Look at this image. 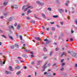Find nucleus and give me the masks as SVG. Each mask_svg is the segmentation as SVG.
I'll return each mask as SVG.
<instances>
[{
  "instance_id": "9d476101",
  "label": "nucleus",
  "mask_w": 77,
  "mask_h": 77,
  "mask_svg": "<svg viewBox=\"0 0 77 77\" xmlns=\"http://www.w3.org/2000/svg\"><path fill=\"white\" fill-rule=\"evenodd\" d=\"M5 73L6 74H12V72H9V71H5Z\"/></svg>"
},
{
  "instance_id": "f257e3e1",
  "label": "nucleus",
  "mask_w": 77,
  "mask_h": 77,
  "mask_svg": "<svg viewBox=\"0 0 77 77\" xmlns=\"http://www.w3.org/2000/svg\"><path fill=\"white\" fill-rule=\"evenodd\" d=\"M47 63H46L45 64H44L42 66V68H44L42 70L44 71H45V69L47 67Z\"/></svg>"
},
{
  "instance_id": "a211bd4d",
  "label": "nucleus",
  "mask_w": 77,
  "mask_h": 77,
  "mask_svg": "<svg viewBox=\"0 0 77 77\" xmlns=\"http://www.w3.org/2000/svg\"><path fill=\"white\" fill-rule=\"evenodd\" d=\"M41 61L38 60L37 61V64L38 65H40V63H41Z\"/></svg>"
},
{
  "instance_id": "39448f33",
  "label": "nucleus",
  "mask_w": 77,
  "mask_h": 77,
  "mask_svg": "<svg viewBox=\"0 0 77 77\" xmlns=\"http://www.w3.org/2000/svg\"><path fill=\"white\" fill-rule=\"evenodd\" d=\"M8 28L10 29H13V30L14 31V26H11V25L9 26H8Z\"/></svg>"
},
{
  "instance_id": "ddd939ff",
  "label": "nucleus",
  "mask_w": 77,
  "mask_h": 77,
  "mask_svg": "<svg viewBox=\"0 0 77 77\" xmlns=\"http://www.w3.org/2000/svg\"><path fill=\"white\" fill-rule=\"evenodd\" d=\"M42 17H43V18L45 19L46 18V17H45V15L44 14H42Z\"/></svg>"
},
{
  "instance_id": "4c0bfd02",
  "label": "nucleus",
  "mask_w": 77,
  "mask_h": 77,
  "mask_svg": "<svg viewBox=\"0 0 77 77\" xmlns=\"http://www.w3.org/2000/svg\"><path fill=\"white\" fill-rule=\"evenodd\" d=\"M40 5H41V6H42V5H44V3H41V2H40Z\"/></svg>"
},
{
  "instance_id": "58836bf2",
  "label": "nucleus",
  "mask_w": 77,
  "mask_h": 77,
  "mask_svg": "<svg viewBox=\"0 0 77 77\" xmlns=\"http://www.w3.org/2000/svg\"><path fill=\"white\" fill-rule=\"evenodd\" d=\"M65 47H66V48H68V45L66 44L65 45Z\"/></svg>"
},
{
  "instance_id": "bb28decb",
  "label": "nucleus",
  "mask_w": 77,
  "mask_h": 77,
  "mask_svg": "<svg viewBox=\"0 0 77 77\" xmlns=\"http://www.w3.org/2000/svg\"><path fill=\"white\" fill-rule=\"evenodd\" d=\"M53 17V18H58V16L54 15Z\"/></svg>"
},
{
  "instance_id": "dca6fc26",
  "label": "nucleus",
  "mask_w": 77,
  "mask_h": 77,
  "mask_svg": "<svg viewBox=\"0 0 77 77\" xmlns=\"http://www.w3.org/2000/svg\"><path fill=\"white\" fill-rule=\"evenodd\" d=\"M66 54V52H64L62 54L61 56V57H62L63 56V55H65Z\"/></svg>"
},
{
  "instance_id": "f704fd0d",
  "label": "nucleus",
  "mask_w": 77,
  "mask_h": 77,
  "mask_svg": "<svg viewBox=\"0 0 77 77\" xmlns=\"http://www.w3.org/2000/svg\"><path fill=\"white\" fill-rule=\"evenodd\" d=\"M15 47H17V48H18V45L17 44H15Z\"/></svg>"
},
{
  "instance_id": "7c9ffc66",
  "label": "nucleus",
  "mask_w": 77,
  "mask_h": 77,
  "mask_svg": "<svg viewBox=\"0 0 77 77\" xmlns=\"http://www.w3.org/2000/svg\"><path fill=\"white\" fill-rule=\"evenodd\" d=\"M8 3V2H4L3 3V5L4 6H6V5H7V4Z\"/></svg>"
},
{
  "instance_id": "473e14b6",
  "label": "nucleus",
  "mask_w": 77,
  "mask_h": 77,
  "mask_svg": "<svg viewBox=\"0 0 77 77\" xmlns=\"http://www.w3.org/2000/svg\"><path fill=\"white\" fill-rule=\"evenodd\" d=\"M26 6H27V5H24L22 8V10H23V9H24Z\"/></svg>"
},
{
  "instance_id": "423d86ee",
  "label": "nucleus",
  "mask_w": 77,
  "mask_h": 77,
  "mask_svg": "<svg viewBox=\"0 0 77 77\" xmlns=\"http://www.w3.org/2000/svg\"><path fill=\"white\" fill-rule=\"evenodd\" d=\"M22 49H23V50L25 51H26V52H29V51H30V50L26 49V48L24 47L22 48Z\"/></svg>"
},
{
  "instance_id": "bf43d9fd",
  "label": "nucleus",
  "mask_w": 77,
  "mask_h": 77,
  "mask_svg": "<svg viewBox=\"0 0 77 77\" xmlns=\"http://www.w3.org/2000/svg\"><path fill=\"white\" fill-rule=\"evenodd\" d=\"M35 18H37V19H39V18L36 17V16H35Z\"/></svg>"
},
{
  "instance_id": "393cba45",
  "label": "nucleus",
  "mask_w": 77,
  "mask_h": 77,
  "mask_svg": "<svg viewBox=\"0 0 77 77\" xmlns=\"http://www.w3.org/2000/svg\"><path fill=\"white\" fill-rule=\"evenodd\" d=\"M74 23H75L76 25H77V19H76V20L75 21Z\"/></svg>"
},
{
  "instance_id": "052dcab7",
  "label": "nucleus",
  "mask_w": 77,
  "mask_h": 77,
  "mask_svg": "<svg viewBox=\"0 0 77 77\" xmlns=\"http://www.w3.org/2000/svg\"><path fill=\"white\" fill-rule=\"evenodd\" d=\"M51 65L50 64V63H49L48 65V66H50Z\"/></svg>"
},
{
  "instance_id": "69168bd1",
  "label": "nucleus",
  "mask_w": 77,
  "mask_h": 77,
  "mask_svg": "<svg viewBox=\"0 0 77 77\" xmlns=\"http://www.w3.org/2000/svg\"><path fill=\"white\" fill-rule=\"evenodd\" d=\"M63 61H64V59H63V60H61V62H63Z\"/></svg>"
},
{
  "instance_id": "1a4fd4ad",
  "label": "nucleus",
  "mask_w": 77,
  "mask_h": 77,
  "mask_svg": "<svg viewBox=\"0 0 77 77\" xmlns=\"http://www.w3.org/2000/svg\"><path fill=\"white\" fill-rule=\"evenodd\" d=\"M32 12V11H31V10H30V9H29L27 11V15H29V14H30V13H31Z\"/></svg>"
},
{
  "instance_id": "c9c22d12",
  "label": "nucleus",
  "mask_w": 77,
  "mask_h": 77,
  "mask_svg": "<svg viewBox=\"0 0 77 77\" xmlns=\"http://www.w3.org/2000/svg\"><path fill=\"white\" fill-rule=\"evenodd\" d=\"M15 62L16 63H17V64H19V61H18V60H16Z\"/></svg>"
},
{
  "instance_id": "de8ad7c7",
  "label": "nucleus",
  "mask_w": 77,
  "mask_h": 77,
  "mask_svg": "<svg viewBox=\"0 0 77 77\" xmlns=\"http://www.w3.org/2000/svg\"><path fill=\"white\" fill-rule=\"evenodd\" d=\"M44 41H48V40L47 39H44Z\"/></svg>"
},
{
  "instance_id": "c03bdc74",
  "label": "nucleus",
  "mask_w": 77,
  "mask_h": 77,
  "mask_svg": "<svg viewBox=\"0 0 77 77\" xmlns=\"http://www.w3.org/2000/svg\"><path fill=\"white\" fill-rule=\"evenodd\" d=\"M14 26H17V23H15L14 25Z\"/></svg>"
},
{
  "instance_id": "5701e85b",
  "label": "nucleus",
  "mask_w": 77,
  "mask_h": 77,
  "mask_svg": "<svg viewBox=\"0 0 77 77\" xmlns=\"http://www.w3.org/2000/svg\"><path fill=\"white\" fill-rule=\"evenodd\" d=\"M48 11H51V8L49 7L48 8Z\"/></svg>"
},
{
  "instance_id": "774afa93",
  "label": "nucleus",
  "mask_w": 77,
  "mask_h": 77,
  "mask_svg": "<svg viewBox=\"0 0 77 77\" xmlns=\"http://www.w3.org/2000/svg\"><path fill=\"white\" fill-rule=\"evenodd\" d=\"M75 67H77V64H76L75 65Z\"/></svg>"
},
{
  "instance_id": "a878e982",
  "label": "nucleus",
  "mask_w": 77,
  "mask_h": 77,
  "mask_svg": "<svg viewBox=\"0 0 77 77\" xmlns=\"http://www.w3.org/2000/svg\"><path fill=\"white\" fill-rule=\"evenodd\" d=\"M31 23H32L33 24H35V21H34L33 20H31L30 21Z\"/></svg>"
},
{
  "instance_id": "9b49d317",
  "label": "nucleus",
  "mask_w": 77,
  "mask_h": 77,
  "mask_svg": "<svg viewBox=\"0 0 77 77\" xmlns=\"http://www.w3.org/2000/svg\"><path fill=\"white\" fill-rule=\"evenodd\" d=\"M5 62H6V60H4V61L3 62V61H1L0 62V63L1 64V66H2V65L3 64H5Z\"/></svg>"
},
{
  "instance_id": "338daca9",
  "label": "nucleus",
  "mask_w": 77,
  "mask_h": 77,
  "mask_svg": "<svg viewBox=\"0 0 77 77\" xmlns=\"http://www.w3.org/2000/svg\"><path fill=\"white\" fill-rule=\"evenodd\" d=\"M53 75H56V73H53Z\"/></svg>"
},
{
  "instance_id": "4d7b16f0",
  "label": "nucleus",
  "mask_w": 77,
  "mask_h": 77,
  "mask_svg": "<svg viewBox=\"0 0 77 77\" xmlns=\"http://www.w3.org/2000/svg\"><path fill=\"white\" fill-rule=\"evenodd\" d=\"M43 58L44 59H47V57L45 56Z\"/></svg>"
},
{
  "instance_id": "7ed1b4c3",
  "label": "nucleus",
  "mask_w": 77,
  "mask_h": 77,
  "mask_svg": "<svg viewBox=\"0 0 77 77\" xmlns=\"http://www.w3.org/2000/svg\"><path fill=\"white\" fill-rule=\"evenodd\" d=\"M44 74L45 75H46V76L47 77H50V75H51V74H50V73H48L47 72H45L44 73Z\"/></svg>"
},
{
  "instance_id": "ea45409f",
  "label": "nucleus",
  "mask_w": 77,
  "mask_h": 77,
  "mask_svg": "<svg viewBox=\"0 0 77 77\" xmlns=\"http://www.w3.org/2000/svg\"><path fill=\"white\" fill-rule=\"evenodd\" d=\"M50 42V41H48L46 42V44H48Z\"/></svg>"
},
{
  "instance_id": "f3484780",
  "label": "nucleus",
  "mask_w": 77,
  "mask_h": 77,
  "mask_svg": "<svg viewBox=\"0 0 77 77\" xmlns=\"http://www.w3.org/2000/svg\"><path fill=\"white\" fill-rule=\"evenodd\" d=\"M8 14V13H4L3 14L5 16H7Z\"/></svg>"
},
{
  "instance_id": "6e6552de",
  "label": "nucleus",
  "mask_w": 77,
  "mask_h": 77,
  "mask_svg": "<svg viewBox=\"0 0 77 77\" xmlns=\"http://www.w3.org/2000/svg\"><path fill=\"white\" fill-rule=\"evenodd\" d=\"M9 68L10 69H9V70L10 71H14V69H12V66H10Z\"/></svg>"
},
{
  "instance_id": "cd10ccee",
  "label": "nucleus",
  "mask_w": 77,
  "mask_h": 77,
  "mask_svg": "<svg viewBox=\"0 0 77 77\" xmlns=\"http://www.w3.org/2000/svg\"><path fill=\"white\" fill-rule=\"evenodd\" d=\"M36 3H37V4H38V5H40V3L41 2H39V1H37L36 2Z\"/></svg>"
},
{
  "instance_id": "49530a36",
  "label": "nucleus",
  "mask_w": 77,
  "mask_h": 77,
  "mask_svg": "<svg viewBox=\"0 0 77 77\" xmlns=\"http://www.w3.org/2000/svg\"><path fill=\"white\" fill-rule=\"evenodd\" d=\"M54 22H51L50 23L51 24H54Z\"/></svg>"
},
{
  "instance_id": "37998d69",
  "label": "nucleus",
  "mask_w": 77,
  "mask_h": 77,
  "mask_svg": "<svg viewBox=\"0 0 77 77\" xmlns=\"http://www.w3.org/2000/svg\"><path fill=\"white\" fill-rule=\"evenodd\" d=\"M52 29L53 31H54L55 30V28L53 27L52 28Z\"/></svg>"
},
{
  "instance_id": "680f3d73",
  "label": "nucleus",
  "mask_w": 77,
  "mask_h": 77,
  "mask_svg": "<svg viewBox=\"0 0 77 77\" xmlns=\"http://www.w3.org/2000/svg\"><path fill=\"white\" fill-rule=\"evenodd\" d=\"M31 57H34V56H33V55H31Z\"/></svg>"
},
{
  "instance_id": "f8f14e48",
  "label": "nucleus",
  "mask_w": 77,
  "mask_h": 77,
  "mask_svg": "<svg viewBox=\"0 0 77 77\" xmlns=\"http://www.w3.org/2000/svg\"><path fill=\"white\" fill-rule=\"evenodd\" d=\"M22 56L23 57H25L26 58H27V55L25 54H22Z\"/></svg>"
},
{
  "instance_id": "5fc2aeb1",
  "label": "nucleus",
  "mask_w": 77,
  "mask_h": 77,
  "mask_svg": "<svg viewBox=\"0 0 77 77\" xmlns=\"http://www.w3.org/2000/svg\"><path fill=\"white\" fill-rule=\"evenodd\" d=\"M44 51H47V49H46L45 48H44Z\"/></svg>"
},
{
  "instance_id": "3c124183",
  "label": "nucleus",
  "mask_w": 77,
  "mask_h": 77,
  "mask_svg": "<svg viewBox=\"0 0 77 77\" xmlns=\"http://www.w3.org/2000/svg\"><path fill=\"white\" fill-rule=\"evenodd\" d=\"M64 65H65V63H62V66H64Z\"/></svg>"
},
{
  "instance_id": "0e129e2a",
  "label": "nucleus",
  "mask_w": 77,
  "mask_h": 77,
  "mask_svg": "<svg viewBox=\"0 0 77 77\" xmlns=\"http://www.w3.org/2000/svg\"><path fill=\"white\" fill-rule=\"evenodd\" d=\"M61 71H63V68H62L60 69Z\"/></svg>"
},
{
  "instance_id": "c85d7f7f",
  "label": "nucleus",
  "mask_w": 77,
  "mask_h": 77,
  "mask_svg": "<svg viewBox=\"0 0 77 77\" xmlns=\"http://www.w3.org/2000/svg\"><path fill=\"white\" fill-rule=\"evenodd\" d=\"M1 36H2V37L5 38H7V37H6L5 35H1Z\"/></svg>"
},
{
  "instance_id": "a18cd8bd",
  "label": "nucleus",
  "mask_w": 77,
  "mask_h": 77,
  "mask_svg": "<svg viewBox=\"0 0 77 77\" xmlns=\"http://www.w3.org/2000/svg\"><path fill=\"white\" fill-rule=\"evenodd\" d=\"M23 68L25 69H26L27 67H26V66H23Z\"/></svg>"
},
{
  "instance_id": "79ce46f5",
  "label": "nucleus",
  "mask_w": 77,
  "mask_h": 77,
  "mask_svg": "<svg viewBox=\"0 0 77 77\" xmlns=\"http://www.w3.org/2000/svg\"><path fill=\"white\" fill-rule=\"evenodd\" d=\"M56 2H57V3H59V1L58 0H56Z\"/></svg>"
},
{
  "instance_id": "20e7f679",
  "label": "nucleus",
  "mask_w": 77,
  "mask_h": 77,
  "mask_svg": "<svg viewBox=\"0 0 77 77\" xmlns=\"http://www.w3.org/2000/svg\"><path fill=\"white\" fill-rule=\"evenodd\" d=\"M12 8H15V9H17L18 8V6L16 5H13L11 6Z\"/></svg>"
},
{
  "instance_id": "6e6d98bb",
  "label": "nucleus",
  "mask_w": 77,
  "mask_h": 77,
  "mask_svg": "<svg viewBox=\"0 0 77 77\" xmlns=\"http://www.w3.org/2000/svg\"><path fill=\"white\" fill-rule=\"evenodd\" d=\"M60 24H61V25H63V22H61Z\"/></svg>"
},
{
  "instance_id": "13d9d810",
  "label": "nucleus",
  "mask_w": 77,
  "mask_h": 77,
  "mask_svg": "<svg viewBox=\"0 0 77 77\" xmlns=\"http://www.w3.org/2000/svg\"><path fill=\"white\" fill-rule=\"evenodd\" d=\"M70 40L71 41H73V39L72 38L70 39Z\"/></svg>"
},
{
  "instance_id": "e433bc0d",
  "label": "nucleus",
  "mask_w": 77,
  "mask_h": 77,
  "mask_svg": "<svg viewBox=\"0 0 77 77\" xmlns=\"http://www.w3.org/2000/svg\"><path fill=\"white\" fill-rule=\"evenodd\" d=\"M11 48L12 49H13V48H14V45L11 46Z\"/></svg>"
},
{
  "instance_id": "e2e57ef3",
  "label": "nucleus",
  "mask_w": 77,
  "mask_h": 77,
  "mask_svg": "<svg viewBox=\"0 0 77 77\" xmlns=\"http://www.w3.org/2000/svg\"><path fill=\"white\" fill-rule=\"evenodd\" d=\"M27 77H31V75H29L27 76Z\"/></svg>"
},
{
  "instance_id": "72a5a7b5",
  "label": "nucleus",
  "mask_w": 77,
  "mask_h": 77,
  "mask_svg": "<svg viewBox=\"0 0 77 77\" xmlns=\"http://www.w3.org/2000/svg\"><path fill=\"white\" fill-rule=\"evenodd\" d=\"M59 49V48H57L55 49L56 51H58Z\"/></svg>"
},
{
  "instance_id": "412c9836",
  "label": "nucleus",
  "mask_w": 77,
  "mask_h": 77,
  "mask_svg": "<svg viewBox=\"0 0 77 77\" xmlns=\"http://www.w3.org/2000/svg\"><path fill=\"white\" fill-rule=\"evenodd\" d=\"M17 30H20V25H18V26L17 27Z\"/></svg>"
},
{
  "instance_id": "6ab92c4d",
  "label": "nucleus",
  "mask_w": 77,
  "mask_h": 77,
  "mask_svg": "<svg viewBox=\"0 0 77 77\" xmlns=\"http://www.w3.org/2000/svg\"><path fill=\"white\" fill-rule=\"evenodd\" d=\"M27 8L28 9L30 8V9H33V7L32 6H28L27 7Z\"/></svg>"
},
{
  "instance_id": "2f4dec72",
  "label": "nucleus",
  "mask_w": 77,
  "mask_h": 77,
  "mask_svg": "<svg viewBox=\"0 0 77 77\" xmlns=\"http://www.w3.org/2000/svg\"><path fill=\"white\" fill-rule=\"evenodd\" d=\"M12 19H13V18L10 17L9 18V21H11V20H12Z\"/></svg>"
},
{
  "instance_id": "864d4df0",
  "label": "nucleus",
  "mask_w": 77,
  "mask_h": 77,
  "mask_svg": "<svg viewBox=\"0 0 77 77\" xmlns=\"http://www.w3.org/2000/svg\"><path fill=\"white\" fill-rule=\"evenodd\" d=\"M71 33H74V31H73V30H71Z\"/></svg>"
},
{
  "instance_id": "2eb2a0df",
  "label": "nucleus",
  "mask_w": 77,
  "mask_h": 77,
  "mask_svg": "<svg viewBox=\"0 0 77 77\" xmlns=\"http://www.w3.org/2000/svg\"><path fill=\"white\" fill-rule=\"evenodd\" d=\"M15 69H16V68L17 69H20V68H21V67L20 66H17L16 67H15Z\"/></svg>"
},
{
  "instance_id": "aec40b11",
  "label": "nucleus",
  "mask_w": 77,
  "mask_h": 77,
  "mask_svg": "<svg viewBox=\"0 0 77 77\" xmlns=\"http://www.w3.org/2000/svg\"><path fill=\"white\" fill-rule=\"evenodd\" d=\"M20 73H21V71H19V72H17L16 73V74L17 75H19V74H20Z\"/></svg>"
},
{
  "instance_id": "f03ea898",
  "label": "nucleus",
  "mask_w": 77,
  "mask_h": 77,
  "mask_svg": "<svg viewBox=\"0 0 77 77\" xmlns=\"http://www.w3.org/2000/svg\"><path fill=\"white\" fill-rule=\"evenodd\" d=\"M72 57H75L76 58L77 57V54L75 53L74 52H73L72 54Z\"/></svg>"
},
{
  "instance_id": "4468645a",
  "label": "nucleus",
  "mask_w": 77,
  "mask_h": 77,
  "mask_svg": "<svg viewBox=\"0 0 77 77\" xmlns=\"http://www.w3.org/2000/svg\"><path fill=\"white\" fill-rule=\"evenodd\" d=\"M35 39H36V40H37V41H40L39 37H35Z\"/></svg>"
},
{
  "instance_id": "0eeeda50",
  "label": "nucleus",
  "mask_w": 77,
  "mask_h": 77,
  "mask_svg": "<svg viewBox=\"0 0 77 77\" xmlns=\"http://www.w3.org/2000/svg\"><path fill=\"white\" fill-rule=\"evenodd\" d=\"M58 11L61 14H62L63 12V10L61 9H58Z\"/></svg>"
},
{
  "instance_id": "c756f323",
  "label": "nucleus",
  "mask_w": 77,
  "mask_h": 77,
  "mask_svg": "<svg viewBox=\"0 0 77 77\" xmlns=\"http://www.w3.org/2000/svg\"><path fill=\"white\" fill-rule=\"evenodd\" d=\"M28 9V8H27H27H25L24 10V12H26V11H27Z\"/></svg>"
},
{
  "instance_id": "603ef678",
  "label": "nucleus",
  "mask_w": 77,
  "mask_h": 77,
  "mask_svg": "<svg viewBox=\"0 0 77 77\" xmlns=\"http://www.w3.org/2000/svg\"><path fill=\"white\" fill-rule=\"evenodd\" d=\"M32 65H34V64H35V63L34 62L32 61Z\"/></svg>"
},
{
  "instance_id": "09e8293b",
  "label": "nucleus",
  "mask_w": 77,
  "mask_h": 77,
  "mask_svg": "<svg viewBox=\"0 0 77 77\" xmlns=\"http://www.w3.org/2000/svg\"><path fill=\"white\" fill-rule=\"evenodd\" d=\"M66 3L68 4L69 3V1H67L66 2Z\"/></svg>"
},
{
  "instance_id": "4be33fe9",
  "label": "nucleus",
  "mask_w": 77,
  "mask_h": 77,
  "mask_svg": "<svg viewBox=\"0 0 77 77\" xmlns=\"http://www.w3.org/2000/svg\"><path fill=\"white\" fill-rule=\"evenodd\" d=\"M53 51H51L50 52L49 54L50 56H51L52 55V54H53Z\"/></svg>"
},
{
  "instance_id": "8fccbe9b",
  "label": "nucleus",
  "mask_w": 77,
  "mask_h": 77,
  "mask_svg": "<svg viewBox=\"0 0 77 77\" xmlns=\"http://www.w3.org/2000/svg\"><path fill=\"white\" fill-rule=\"evenodd\" d=\"M26 18L27 20H29L30 19V17H26Z\"/></svg>"
},
{
  "instance_id": "a19ab883",
  "label": "nucleus",
  "mask_w": 77,
  "mask_h": 77,
  "mask_svg": "<svg viewBox=\"0 0 77 77\" xmlns=\"http://www.w3.org/2000/svg\"><path fill=\"white\" fill-rule=\"evenodd\" d=\"M20 40L21 41H22V40H23V38H22V36H21V35H20Z\"/></svg>"
},
{
  "instance_id": "b1692460",
  "label": "nucleus",
  "mask_w": 77,
  "mask_h": 77,
  "mask_svg": "<svg viewBox=\"0 0 77 77\" xmlns=\"http://www.w3.org/2000/svg\"><path fill=\"white\" fill-rule=\"evenodd\" d=\"M9 38L10 39H11V40H14V38H13L12 36H9Z\"/></svg>"
}]
</instances>
